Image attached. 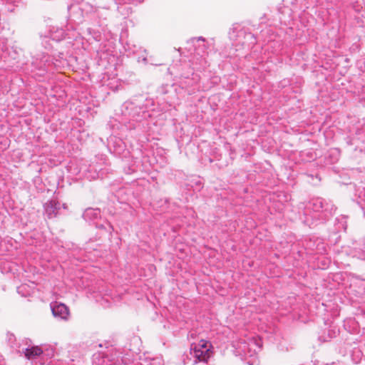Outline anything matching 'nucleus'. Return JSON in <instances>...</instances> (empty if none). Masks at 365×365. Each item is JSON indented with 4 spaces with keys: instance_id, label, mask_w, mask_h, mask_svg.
<instances>
[{
    "instance_id": "1",
    "label": "nucleus",
    "mask_w": 365,
    "mask_h": 365,
    "mask_svg": "<svg viewBox=\"0 0 365 365\" xmlns=\"http://www.w3.org/2000/svg\"><path fill=\"white\" fill-rule=\"evenodd\" d=\"M212 344L205 339H201L197 345L192 347L190 354H192L197 361L207 362L211 356Z\"/></svg>"
},
{
    "instance_id": "2",
    "label": "nucleus",
    "mask_w": 365,
    "mask_h": 365,
    "mask_svg": "<svg viewBox=\"0 0 365 365\" xmlns=\"http://www.w3.org/2000/svg\"><path fill=\"white\" fill-rule=\"evenodd\" d=\"M52 313L54 316H59L61 318H66L68 315V309L63 304H60L52 307Z\"/></svg>"
},
{
    "instance_id": "3",
    "label": "nucleus",
    "mask_w": 365,
    "mask_h": 365,
    "mask_svg": "<svg viewBox=\"0 0 365 365\" xmlns=\"http://www.w3.org/2000/svg\"><path fill=\"white\" fill-rule=\"evenodd\" d=\"M43 353L41 347L36 346L25 349L24 354L28 359L40 356Z\"/></svg>"
}]
</instances>
